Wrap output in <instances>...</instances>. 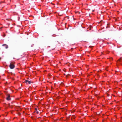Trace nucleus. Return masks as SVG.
<instances>
[{"mask_svg": "<svg viewBox=\"0 0 122 122\" xmlns=\"http://www.w3.org/2000/svg\"><path fill=\"white\" fill-rule=\"evenodd\" d=\"M3 46H4L6 48H8V46L6 44H3Z\"/></svg>", "mask_w": 122, "mask_h": 122, "instance_id": "nucleus-5", "label": "nucleus"}, {"mask_svg": "<svg viewBox=\"0 0 122 122\" xmlns=\"http://www.w3.org/2000/svg\"><path fill=\"white\" fill-rule=\"evenodd\" d=\"M121 60V58H120L118 60V61H120V60Z\"/></svg>", "mask_w": 122, "mask_h": 122, "instance_id": "nucleus-9", "label": "nucleus"}, {"mask_svg": "<svg viewBox=\"0 0 122 122\" xmlns=\"http://www.w3.org/2000/svg\"><path fill=\"white\" fill-rule=\"evenodd\" d=\"M2 28V27H1V28Z\"/></svg>", "mask_w": 122, "mask_h": 122, "instance_id": "nucleus-11", "label": "nucleus"}, {"mask_svg": "<svg viewBox=\"0 0 122 122\" xmlns=\"http://www.w3.org/2000/svg\"><path fill=\"white\" fill-rule=\"evenodd\" d=\"M112 59H112V58H110V60H112Z\"/></svg>", "mask_w": 122, "mask_h": 122, "instance_id": "nucleus-10", "label": "nucleus"}, {"mask_svg": "<svg viewBox=\"0 0 122 122\" xmlns=\"http://www.w3.org/2000/svg\"><path fill=\"white\" fill-rule=\"evenodd\" d=\"M6 99L8 100H10L11 98L10 97V95L9 94H8L7 95V97L6 98Z\"/></svg>", "mask_w": 122, "mask_h": 122, "instance_id": "nucleus-2", "label": "nucleus"}, {"mask_svg": "<svg viewBox=\"0 0 122 122\" xmlns=\"http://www.w3.org/2000/svg\"><path fill=\"white\" fill-rule=\"evenodd\" d=\"M25 82L29 84H30L31 83V82L27 80H26L25 81Z\"/></svg>", "mask_w": 122, "mask_h": 122, "instance_id": "nucleus-4", "label": "nucleus"}, {"mask_svg": "<svg viewBox=\"0 0 122 122\" xmlns=\"http://www.w3.org/2000/svg\"><path fill=\"white\" fill-rule=\"evenodd\" d=\"M91 28L92 27L90 26V27H89L87 29V30H91Z\"/></svg>", "mask_w": 122, "mask_h": 122, "instance_id": "nucleus-7", "label": "nucleus"}, {"mask_svg": "<svg viewBox=\"0 0 122 122\" xmlns=\"http://www.w3.org/2000/svg\"><path fill=\"white\" fill-rule=\"evenodd\" d=\"M72 117L73 118H75V116L74 115H73V116H72Z\"/></svg>", "mask_w": 122, "mask_h": 122, "instance_id": "nucleus-8", "label": "nucleus"}, {"mask_svg": "<svg viewBox=\"0 0 122 122\" xmlns=\"http://www.w3.org/2000/svg\"><path fill=\"white\" fill-rule=\"evenodd\" d=\"M35 112L36 113L38 114L39 113V112L37 111V108H35Z\"/></svg>", "mask_w": 122, "mask_h": 122, "instance_id": "nucleus-3", "label": "nucleus"}, {"mask_svg": "<svg viewBox=\"0 0 122 122\" xmlns=\"http://www.w3.org/2000/svg\"><path fill=\"white\" fill-rule=\"evenodd\" d=\"M2 36L3 37H5L6 36V34L4 33H3L2 34Z\"/></svg>", "mask_w": 122, "mask_h": 122, "instance_id": "nucleus-6", "label": "nucleus"}, {"mask_svg": "<svg viewBox=\"0 0 122 122\" xmlns=\"http://www.w3.org/2000/svg\"><path fill=\"white\" fill-rule=\"evenodd\" d=\"M15 62H13L10 63L9 66V67L11 69H13L14 68V64H15Z\"/></svg>", "mask_w": 122, "mask_h": 122, "instance_id": "nucleus-1", "label": "nucleus"}]
</instances>
